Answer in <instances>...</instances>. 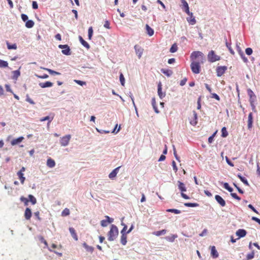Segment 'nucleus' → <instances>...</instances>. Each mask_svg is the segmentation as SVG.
<instances>
[{
    "label": "nucleus",
    "mask_w": 260,
    "mask_h": 260,
    "mask_svg": "<svg viewBox=\"0 0 260 260\" xmlns=\"http://www.w3.org/2000/svg\"><path fill=\"white\" fill-rule=\"evenodd\" d=\"M191 62H197L199 63L203 64L205 61V57L204 54L199 51L192 52L190 55Z\"/></svg>",
    "instance_id": "1"
},
{
    "label": "nucleus",
    "mask_w": 260,
    "mask_h": 260,
    "mask_svg": "<svg viewBox=\"0 0 260 260\" xmlns=\"http://www.w3.org/2000/svg\"><path fill=\"white\" fill-rule=\"evenodd\" d=\"M118 235V230L117 227L116 225L112 224L111 226L110 231L108 232V240L110 241H112L114 240L117 237Z\"/></svg>",
    "instance_id": "2"
},
{
    "label": "nucleus",
    "mask_w": 260,
    "mask_h": 260,
    "mask_svg": "<svg viewBox=\"0 0 260 260\" xmlns=\"http://www.w3.org/2000/svg\"><path fill=\"white\" fill-rule=\"evenodd\" d=\"M177 183H178V188L181 192V197L185 199H189V197L188 196H187L186 194L183 193V192L186 191V188L185 187V184L183 182H182L180 181H178Z\"/></svg>",
    "instance_id": "3"
},
{
    "label": "nucleus",
    "mask_w": 260,
    "mask_h": 260,
    "mask_svg": "<svg viewBox=\"0 0 260 260\" xmlns=\"http://www.w3.org/2000/svg\"><path fill=\"white\" fill-rule=\"evenodd\" d=\"M201 64L197 62H191L190 68L192 72L196 74H199L201 71Z\"/></svg>",
    "instance_id": "4"
},
{
    "label": "nucleus",
    "mask_w": 260,
    "mask_h": 260,
    "mask_svg": "<svg viewBox=\"0 0 260 260\" xmlns=\"http://www.w3.org/2000/svg\"><path fill=\"white\" fill-rule=\"evenodd\" d=\"M208 59L209 61L213 62L219 60L220 59V57L216 55L213 50H211L208 54Z\"/></svg>",
    "instance_id": "5"
},
{
    "label": "nucleus",
    "mask_w": 260,
    "mask_h": 260,
    "mask_svg": "<svg viewBox=\"0 0 260 260\" xmlns=\"http://www.w3.org/2000/svg\"><path fill=\"white\" fill-rule=\"evenodd\" d=\"M71 136L70 135H66L60 139V144L62 146H67L70 141Z\"/></svg>",
    "instance_id": "6"
},
{
    "label": "nucleus",
    "mask_w": 260,
    "mask_h": 260,
    "mask_svg": "<svg viewBox=\"0 0 260 260\" xmlns=\"http://www.w3.org/2000/svg\"><path fill=\"white\" fill-rule=\"evenodd\" d=\"M182 4V9L188 15L192 16V13L189 12V8L187 2L185 0H181Z\"/></svg>",
    "instance_id": "7"
},
{
    "label": "nucleus",
    "mask_w": 260,
    "mask_h": 260,
    "mask_svg": "<svg viewBox=\"0 0 260 260\" xmlns=\"http://www.w3.org/2000/svg\"><path fill=\"white\" fill-rule=\"evenodd\" d=\"M227 70L226 66H219L216 68V73L218 77L223 75Z\"/></svg>",
    "instance_id": "8"
},
{
    "label": "nucleus",
    "mask_w": 260,
    "mask_h": 260,
    "mask_svg": "<svg viewBox=\"0 0 260 260\" xmlns=\"http://www.w3.org/2000/svg\"><path fill=\"white\" fill-rule=\"evenodd\" d=\"M59 48L62 49V53L66 55L71 54L70 49L67 45H59L58 46Z\"/></svg>",
    "instance_id": "9"
},
{
    "label": "nucleus",
    "mask_w": 260,
    "mask_h": 260,
    "mask_svg": "<svg viewBox=\"0 0 260 260\" xmlns=\"http://www.w3.org/2000/svg\"><path fill=\"white\" fill-rule=\"evenodd\" d=\"M136 54L138 55V58L140 59L142 57L144 49L139 45H136L134 47Z\"/></svg>",
    "instance_id": "10"
},
{
    "label": "nucleus",
    "mask_w": 260,
    "mask_h": 260,
    "mask_svg": "<svg viewBox=\"0 0 260 260\" xmlns=\"http://www.w3.org/2000/svg\"><path fill=\"white\" fill-rule=\"evenodd\" d=\"M247 93L249 96V102L251 103H255L256 101V95L253 92V91L250 89H247Z\"/></svg>",
    "instance_id": "11"
},
{
    "label": "nucleus",
    "mask_w": 260,
    "mask_h": 260,
    "mask_svg": "<svg viewBox=\"0 0 260 260\" xmlns=\"http://www.w3.org/2000/svg\"><path fill=\"white\" fill-rule=\"evenodd\" d=\"M106 220H102L101 221V225L103 227L107 226L108 224L109 223H111L113 222V219L112 218H110L108 216H106Z\"/></svg>",
    "instance_id": "12"
},
{
    "label": "nucleus",
    "mask_w": 260,
    "mask_h": 260,
    "mask_svg": "<svg viewBox=\"0 0 260 260\" xmlns=\"http://www.w3.org/2000/svg\"><path fill=\"white\" fill-rule=\"evenodd\" d=\"M247 123L248 129H251L253 126V116L252 113H250L248 115Z\"/></svg>",
    "instance_id": "13"
},
{
    "label": "nucleus",
    "mask_w": 260,
    "mask_h": 260,
    "mask_svg": "<svg viewBox=\"0 0 260 260\" xmlns=\"http://www.w3.org/2000/svg\"><path fill=\"white\" fill-rule=\"evenodd\" d=\"M215 199L221 206L224 207L225 206L226 204L225 201L219 195H216Z\"/></svg>",
    "instance_id": "14"
},
{
    "label": "nucleus",
    "mask_w": 260,
    "mask_h": 260,
    "mask_svg": "<svg viewBox=\"0 0 260 260\" xmlns=\"http://www.w3.org/2000/svg\"><path fill=\"white\" fill-rule=\"evenodd\" d=\"M32 213L30 209L26 208L24 212V217L26 220H29L31 217Z\"/></svg>",
    "instance_id": "15"
},
{
    "label": "nucleus",
    "mask_w": 260,
    "mask_h": 260,
    "mask_svg": "<svg viewBox=\"0 0 260 260\" xmlns=\"http://www.w3.org/2000/svg\"><path fill=\"white\" fill-rule=\"evenodd\" d=\"M211 255L213 258H217L219 254L214 246H211Z\"/></svg>",
    "instance_id": "16"
},
{
    "label": "nucleus",
    "mask_w": 260,
    "mask_h": 260,
    "mask_svg": "<svg viewBox=\"0 0 260 260\" xmlns=\"http://www.w3.org/2000/svg\"><path fill=\"white\" fill-rule=\"evenodd\" d=\"M23 139H24L23 137H20L17 139H14L12 140L11 142V144L13 146L16 145L20 143V142H21L23 140Z\"/></svg>",
    "instance_id": "17"
},
{
    "label": "nucleus",
    "mask_w": 260,
    "mask_h": 260,
    "mask_svg": "<svg viewBox=\"0 0 260 260\" xmlns=\"http://www.w3.org/2000/svg\"><path fill=\"white\" fill-rule=\"evenodd\" d=\"M120 168V167H118L116 168H115V169H114L109 175V177L110 178V179H113L114 178H115L116 177V176L117 175V173H118V170Z\"/></svg>",
    "instance_id": "18"
},
{
    "label": "nucleus",
    "mask_w": 260,
    "mask_h": 260,
    "mask_svg": "<svg viewBox=\"0 0 260 260\" xmlns=\"http://www.w3.org/2000/svg\"><path fill=\"white\" fill-rule=\"evenodd\" d=\"M246 231L243 229H239L236 232V235L239 238L244 237L246 235Z\"/></svg>",
    "instance_id": "19"
},
{
    "label": "nucleus",
    "mask_w": 260,
    "mask_h": 260,
    "mask_svg": "<svg viewBox=\"0 0 260 260\" xmlns=\"http://www.w3.org/2000/svg\"><path fill=\"white\" fill-rule=\"evenodd\" d=\"M47 166L50 168H53L55 166V162L53 159L49 157L47 160Z\"/></svg>",
    "instance_id": "20"
},
{
    "label": "nucleus",
    "mask_w": 260,
    "mask_h": 260,
    "mask_svg": "<svg viewBox=\"0 0 260 260\" xmlns=\"http://www.w3.org/2000/svg\"><path fill=\"white\" fill-rule=\"evenodd\" d=\"M79 39L80 43L84 47H85L87 49L90 48V45L82 38L81 36H79Z\"/></svg>",
    "instance_id": "21"
},
{
    "label": "nucleus",
    "mask_w": 260,
    "mask_h": 260,
    "mask_svg": "<svg viewBox=\"0 0 260 260\" xmlns=\"http://www.w3.org/2000/svg\"><path fill=\"white\" fill-rule=\"evenodd\" d=\"M53 85V83L50 81H46L44 83H40L39 86L42 88H46L51 87Z\"/></svg>",
    "instance_id": "22"
},
{
    "label": "nucleus",
    "mask_w": 260,
    "mask_h": 260,
    "mask_svg": "<svg viewBox=\"0 0 260 260\" xmlns=\"http://www.w3.org/2000/svg\"><path fill=\"white\" fill-rule=\"evenodd\" d=\"M158 95L160 99H162L165 96V94L163 93L161 91V84L159 82L158 84Z\"/></svg>",
    "instance_id": "23"
},
{
    "label": "nucleus",
    "mask_w": 260,
    "mask_h": 260,
    "mask_svg": "<svg viewBox=\"0 0 260 260\" xmlns=\"http://www.w3.org/2000/svg\"><path fill=\"white\" fill-rule=\"evenodd\" d=\"M70 232L72 236V237L76 240H78V236L76 233V231L75 229L73 228H69Z\"/></svg>",
    "instance_id": "24"
},
{
    "label": "nucleus",
    "mask_w": 260,
    "mask_h": 260,
    "mask_svg": "<svg viewBox=\"0 0 260 260\" xmlns=\"http://www.w3.org/2000/svg\"><path fill=\"white\" fill-rule=\"evenodd\" d=\"M17 175L20 180L21 183L22 184H23L24 181L25 180V178L24 177L23 173L21 172H18Z\"/></svg>",
    "instance_id": "25"
},
{
    "label": "nucleus",
    "mask_w": 260,
    "mask_h": 260,
    "mask_svg": "<svg viewBox=\"0 0 260 260\" xmlns=\"http://www.w3.org/2000/svg\"><path fill=\"white\" fill-rule=\"evenodd\" d=\"M161 72L168 77H170L173 74L172 71L169 69H162L161 70Z\"/></svg>",
    "instance_id": "26"
},
{
    "label": "nucleus",
    "mask_w": 260,
    "mask_h": 260,
    "mask_svg": "<svg viewBox=\"0 0 260 260\" xmlns=\"http://www.w3.org/2000/svg\"><path fill=\"white\" fill-rule=\"evenodd\" d=\"M121 243L123 245H126L127 243V236L126 234H121V238H120Z\"/></svg>",
    "instance_id": "27"
},
{
    "label": "nucleus",
    "mask_w": 260,
    "mask_h": 260,
    "mask_svg": "<svg viewBox=\"0 0 260 260\" xmlns=\"http://www.w3.org/2000/svg\"><path fill=\"white\" fill-rule=\"evenodd\" d=\"M146 29L147 33L149 36H152L154 34L153 29L152 28H151L149 26V25H148V24L146 25Z\"/></svg>",
    "instance_id": "28"
},
{
    "label": "nucleus",
    "mask_w": 260,
    "mask_h": 260,
    "mask_svg": "<svg viewBox=\"0 0 260 260\" xmlns=\"http://www.w3.org/2000/svg\"><path fill=\"white\" fill-rule=\"evenodd\" d=\"M83 247L85 248L86 251L92 253L94 250V248L88 245L86 243L83 244Z\"/></svg>",
    "instance_id": "29"
},
{
    "label": "nucleus",
    "mask_w": 260,
    "mask_h": 260,
    "mask_svg": "<svg viewBox=\"0 0 260 260\" xmlns=\"http://www.w3.org/2000/svg\"><path fill=\"white\" fill-rule=\"evenodd\" d=\"M12 79L14 80H17L19 76L20 75V72L19 70L14 71L12 72Z\"/></svg>",
    "instance_id": "30"
},
{
    "label": "nucleus",
    "mask_w": 260,
    "mask_h": 260,
    "mask_svg": "<svg viewBox=\"0 0 260 260\" xmlns=\"http://www.w3.org/2000/svg\"><path fill=\"white\" fill-rule=\"evenodd\" d=\"M35 23L32 20H27L25 23V26L27 28H30L32 27L34 25Z\"/></svg>",
    "instance_id": "31"
},
{
    "label": "nucleus",
    "mask_w": 260,
    "mask_h": 260,
    "mask_svg": "<svg viewBox=\"0 0 260 260\" xmlns=\"http://www.w3.org/2000/svg\"><path fill=\"white\" fill-rule=\"evenodd\" d=\"M167 231L166 230H162L161 231H158L156 232H154L153 234L156 236H160L162 235H165Z\"/></svg>",
    "instance_id": "32"
},
{
    "label": "nucleus",
    "mask_w": 260,
    "mask_h": 260,
    "mask_svg": "<svg viewBox=\"0 0 260 260\" xmlns=\"http://www.w3.org/2000/svg\"><path fill=\"white\" fill-rule=\"evenodd\" d=\"M29 202L31 203L32 205H35L37 203L36 199L31 194L28 195V199Z\"/></svg>",
    "instance_id": "33"
},
{
    "label": "nucleus",
    "mask_w": 260,
    "mask_h": 260,
    "mask_svg": "<svg viewBox=\"0 0 260 260\" xmlns=\"http://www.w3.org/2000/svg\"><path fill=\"white\" fill-rule=\"evenodd\" d=\"M238 177L240 179V180L244 184H245L246 185H249L247 179L245 177L242 176L241 174H238Z\"/></svg>",
    "instance_id": "34"
},
{
    "label": "nucleus",
    "mask_w": 260,
    "mask_h": 260,
    "mask_svg": "<svg viewBox=\"0 0 260 260\" xmlns=\"http://www.w3.org/2000/svg\"><path fill=\"white\" fill-rule=\"evenodd\" d=\"M7 48L8 49H16L17 47L16 44H10L8 42H7Z\"/></svg>",
    "instance_id": "35"
},
{
    "label": "nucleus",
    "mask_w": 260,
    "mask_h": 260,
    "mask_svg": "<svg viewBox=\"0 0 260 260\" xmlns=\"http://www.w3.org/2000/svg\"><path fill=\"white\" fill-rule=\"evenodd\" d=\"M53 119V117H50V116H47L45 117L42 118L40 119V121H44L45 120H48V123H50L52 121Z\"/></svg>",
    "instance_id": "36"
},
{
    "label": "nucleus",
    "mask_w": 260,
    "mask_h": 260,
    "mask_svg": "<svg viewBox=\"0 0 260 260\" xmlns=\"http://www.w3.org/2000/svg\"><path fill=\"white\" fill-rule=\"evenodd\" d=\"M8 67L7 61L0 59V68H7Z\"/></svg>",
    "instance_id": "37"
},
{
    "label": "nucleus",
    "mask_w": 260,
    "mask_h": 260,
    "mask_svg": "<svg viewBox=\"0 0 260 260\" xmlns=\"http://www.w3.org/2000/svg\"><path fill=\"white\" fill-rule=\"evenodd\" d=\"M177 49H178L177 45H176V44L175 43V44H173L172 46H171V47L170 49V51L171 53H174L177 51Z\"/></svg>",
    "instance_id": "38"
},
{
    "label": "nucleus",
    "mask_w": 260,
    "mask_h": 260,
    "mask_svg": "<svg viewBox=\"0 0 260 260\" xmlns=\"http://www.w3.org/2000/svg\"><path fill=\"white\" fill-rule=\"evenodd\" d=\"M221 133H222L221 136L222 137H224V138L226 137L228 135V132H227L226 128L225 127H223L222 128Z\"/></svg>",
    "instance_id": "39"
},
{
    "label": "nucleus",
    "mask_w": 260,
    "mask_h": 260,
    "mask_svg": "<svg viewBox=\"0 0 260 260\" xmlns=\"http://www.w3.org/2000/svg\"><path fill=\"white\" fill-rule=\"evenodd\" d=\"M184 205L188 207H196L199 206L198 203H186Z\"/></svg>",
    "instance_id": "40"
},
{
    "label": "nucleus",
    "mask_w": 260,
    "mask_h": 260,
    "mask_svg": "<svg viewBox=\"0 0 260 260\" xmlns=\"http://www.w3.org/2000/svg\"><path fill=\"white\" fill-rule=\"evenodd\" d=\"M177 237V235H172L171 236L167 237L166 239L170 242H173Z\"/></svg>",
    "instance_id": "41"
},
{
    "label": "nucleus",
    "mask_w": 260,
    "mask_h": 260,
    "mask_svg": "<svg viewBox=\"0 0 260 260\" xmlns=\"http://www.w3.org/2000/svg\"><path fill=\"white\" fill-rule=\"evenodd\" d=\"M70 210L68 208H65L61 213L62 216H66L70 214Z\"/></svg>",
    "instance_id": "42"
},
{
    "label": "nucleus",
    "mask_w": 260,
    "mask_h": 260,
    "mask_svg": "<svg viewBox=\"0 0 260 260\" xmlns=\"http://www.w3.org/2000/svg\"><path fill=\"white\" fill-rule=\"evenodd\" d=\"M167 212H172L175 214H179L181 213V211L178 209H169L167 210Z\"/></svg>",
    "instance_id": "43"
},
{
    "label": "nucleus",
    "mask_w": 260,
    "mask_h": 260,
    "mask_svg": "<svg viewBox=\"0 0 260 260\" xmlns=\"http://www.w3.org/2000/svg\"><path fill=\"white\" fill-rule=\"evenodd\" d=\"M223 187L230 192H232L233 190V188L229 186L228 183H224Z\"/></svg>",
    "instance_id": "44"
},
{
    "label": "nucleus",
    "mask_w": 260,
    "mask_h": 260,
    "mask_svg": "<svg viewBox=\"0 0 260 260\" xmlns=\"http://www.w3.org/2000/svg\"><path fill=\"white\" fill-rule=\"evenodd\" d=\"M20 199L21 202L24 203V204L25 206L28 205L29 200L27 198L22 196V197H21Z\"/></svg>",
    "instance_id": "45"
},
{
    "label": "nucleus",
    "mask_w": 260,
    "mask_h": 260,
    "mask_svg": "<svg viewBox=\"0 0 260 260\" xmlns=\"http://www.w3.org/2000/svg\"><path fill=\"white\" fill-rule=\"evenodd\" d=\"M119 79H120V81L121 85L122 86H124V84H125V79H124V77L122 73H121L120 74Z\"/></svg>",
    "instance_id": "46"
},
{
    "label": "nucleus",
    "mask_w": 260,
    "mask_h": 260,
    "mask_svg": "<svg viewBox=\"0 0 260 260\" xmlns=\"http://www.w3.org/2000/svg\"><path fill=\"white\" fill-rule=\"evenodd\" d=\"M47 71L49 72V73L51 75H60V73H59V72H56L55 71H53L52 70H51V69H47Z\"/></svg>",
    "instance_id": "47"
},
{
    "label": "nucleus",
    "mask_w": 260,
    "mask_h": 260,
    "mask_svg": "<svg viewBox=\"0 0 260 260\" xmlns=\"http://www.w3.org/2000/svg\"><path fill=\"white\" fill-rule=\"evenodd\" d=\"M88 39L89 40H91L92 34H93V29H92V27H90L88 28Z\"/></svg>",
    "instance_id": "48"
},
{
    "label": "nucleus",
    "mask_w": 260,
    "mask_h": 260,
    "mask_svg": "<svg viewBox=\"0 0 260 260\" xmlns=\"http://www.w3.org/2000/svg\"><path fill=\"white\" fill-rule=\"evenodd\" d=\"M152 105L153 106V108L155 110V111L156 112V113H158V111L157 110V108L156 107V102H155V98H153L152 99Z\"/></svg>",
    "instance_id": "49"
},
{
    "label": "nucleus",
    "mask_w": 260,
    "mask_h": 260,
    "mask_svg": "<svg viewBox=\"0 0 260 260\" xmlns=\"http://www.w3.org/2000/svg\"><path fill=\"white\" fill-rule=\"evenodd\" d=\"M194 120L191 121L190 122L191 125H196L197 123V114L195 112H194Z\"/></svg>",
    "instance_id": "50"
},
{
    "label": "nucleus",
    "mask_w": 260,
    "mask_h": 260,
    "mask_svg": "<svg viewBox=\"0 0 260 260\" xmlns=\"http://www.w3.org/2000/svg\"><path fill=\"white\" fill-rule=\"evenodd\" d=\"M254 253L253 251H252V252L248 254L247 255L246 257L248 260H249V259H252L254 257Z\"/></svg>",
    "instance_id": "51"
},
{
    "label": "nucleus",
    "mask_w": 260,
    "mask_h": 260,
    "mask_svg": "<svg viewBox=\"0 0 260 260\" xmlns=\"http://www.w3.org/2000/svg\"><path fill=\"white\" fill-rule=\"evenodd\" d=\"M231 195L234 199L237 200L238 201L241 200V198L238 196H237L236 193L231 192Z\"/></svg>",
    "instance_id": "52"
},
{
    "label": "nucleus",
    "mask_w": 260,
    "mask_h": 260,
    "mask_svg": "<svg viewBox=\"0 0 260 260\" xmlns=\"http://www.w3.org/2000/svg\"><path fill=\"white\" fill-rule=\"evenodd\" d=\"M121 224L122 225H123V229L121 230V234H126L127 233H125V231H126V230L127 229V225L126 224H125L124 223H122Z\"/></svg>",
    "instance_id": "53"
},
{
    "label": "nucleus",
    "mask_w": 260,
    "mask_h": 260,
    "mask_svg": "<svg viewBox=\"0 0 260 260\" xmlns=\"http://www.w3.org/2000/svg\"><path fill=\"white\" fill-rule=\"evenodd\" d=\"M252 49L251 48H247L245 50L246 53L248 55H251L252 53Z\"/></svg>",
    "instance_id": "54"
},
{
    "label": "nucleus",
    "mask_w": 260,
    "mask_h": 260,
    "mask_svg": "<svg viewBox=\"0 0 260 260\" xmlns=\"http://www.w3.org/2000/svg\"><path fill=\"white\" fill-rule=\"evenodd\" d=\"M110 23L109 21L108 20H106L105 21L104 26L107 29H110Z\"/></svg>",
    "instance_id": "55"
},
{
    "label": "nucleus",
    "mask_w": 260,
    "mask_h": 260,
    "mask_svg": "<svg viewBox=\"0 0 260 260\" xmlns=\"http://www.w3.org/2000/svg\"><path fill=\"white\" fill-rule=\"evenodd\" d=\"M26 101L30 104L34 105L35 104V102L29 98L28 95H26Z\"/></svg>",
    "instance_id": "56"
},
{
    "label": "nucleus",
    "mask_w": 260,
    "mask_h": 260,
    "mask_svg": "<svg viewBox=\"0 0 260 260\" xmlns=\"http://www.w3.org/2000/svg\"><path fill=\"white\" fill-rule=\"evenodd\" d=\"M190 18L189 19H187V21L191 24H193L196 23V20H195L194 18H192V16L191 15H190Z\"/></svg>",
    "instance_id": "57"
},
{
    "label": "nucleus",
    "mask_w": 260,
    "mask_h": 260,
    "mask_svg": "<svg viewBox=\"0 0 260 260\" xmlns=\"http://www.w3.org/2000/svg\"><path fill=\"white\" fill-rule=\"evenodd\" d=\"M173 153H174V155L176 159L178 160H179V157H178V156L177 154V151H176V148L174 146H173Z\"/></svg>",
    "instance_id": "58"
},
{
    "label": "nucleus",
    "mask_w": 260,
    "mask_h": 260,
    "mask_svg": "<svg viewBox=\"0 0 260 260\" xmlns=\"http://www.w3.org/2000/svg\"><path fill=\"white\" fill-rule=\"evenodd\" d=\"M226 47L228 48L230 52L232 54H234V52L233 51V50L231 48V45L229 44L228 43H226Z\"/></svg>",
    "instance_id": "59"
},
{
    "label": "nucleus",
    "mask_w": 260,
    "mask_h": 260,
    "mask_svg": "<svg viewBox=\"0 0 260 260\" xmlns=\"http://www.w3.org/2000/svg\"><path fill=\"white\" fill-rule=\"evenodd\" d=\"M240 55L245 62H247L248 61V59L245 56V55L243 52H241V54H240Z\"/></svg>",
    "instance_id": "60"
},
{
    "label": "nucleus",
    "mask_w": 260,
    "mask_h": 260,
    "mask_svg": "<svg viewBox=\"0 0 260 260\" xmlns=\"http://www.w3.org/2000/svg\"><path fill=\"white\" fill-rule=\"evenodd\" d=\"M21 17L23 21L26 22L27 21L28 17L26 14H22Z\"/></svg>",
    "instance_id": "61"
},
{
    "label": "nucleus",
    "mask_w": 260,
    "mask_h": 260,
    "mask_svg": "<svg viewBox=\"0 0 260 260\" xmlns=\"http://www.w3.org/2000/svg\"><path fill=\"white\" fill-rule=\"evenodd\" d=\"M248 207L256 214H259L258 212L254 208V207L251 204L248 205Z\"/></svg>",
    "instance_id": "62"
},
{
    "label": "nucleus",
    "mask_w": 260,
    "mask_h": 260,
    "mask_svg": "<svg viewBox=\"0 0 260 260\" xmlns=\"http://www.w3.org/2000/svg\"><path fill=\"white\" fill-rule=\"evenodd\" d=\"M32 8L34 9H38V4L37 3V2L36 1H34L32 2Z\"/></svg>",
    "instance_id": "63"
},
{
    "label": "nucleus",
    "mask_w": 260,
    "mask_h": 260,
    "mask_svg": "<svg viewBox=\"0 0 260 260\" xmlns=\"http://www.w3.org/2000/svg\"><path fill=\"white\" fill-rule=\"evenodd\" d=\"M251 219L253 221L257 222L259 224H260V219L256 217H252Z\"/></svg>",
    "instance_id": "64"
}]
</instances>
